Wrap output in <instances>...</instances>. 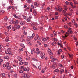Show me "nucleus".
Listing matches in <instances>:
<instances>
[{
  "mask_svg": "<svg viewBox=\"0 0 78 78\" xmlns=\"http://www.w3.org/2000/svg\"><path fill=\"white\" fill-rule=\"evenodd\" d=\"M6 46H7V47H9V43H7L6 44Z\"/></svg>",
  "mask_w": 78,
  "mask_h": 78,
  "instance_id": "obj_58",
  "label": "nucleus"
},
{
  "mask_svg": "<svg viewBox=\"0 0 78 78\" xmlns=\"http://www.w3.org/2000/svg\"><path fill=\"white\" fill-rule=\"evenodd\" d=\"M64 28H68V26L67 25L64 26Z\"/></svg>",
  "mask_w": 78,
  "mask_h": 78,
  "instance_id": "obj_35",
  "label": "nucleus"
},
{
  "mask_svg": "<svg viewBox=\"0 0 78 78\" xmlns=\"http://www.w3.org/2000/svg\"><path fill=\"white\" fill-rule=\"evenodd\" d=\"M18 59L19 60L20 62H21L22 61V59L20 57H19L18 58Z\"/></svg>",
  "mask_w": 78,
  "mask_h": 78,
  "instance_id": "obj_14",
  "label": "nucleus"
},
{
  "mask_svg": "<svg viewBox=\"0 0 78 78\" xmlns=\"http://www.w3.org/2000/svg\"><path fill=\"white\" fill-rule=\"evenodd\" d=\"M54 72H55V73L56 72H57L58 73L59 72V71L58 69H56V70H54Z\"/></svg>",
  "mask_w": 78,
  "mask_h": 78,
  "instance_id": "obj_22",
  "label": "nucleus"
},
{
  "mask_svg": "<svg viewBox=\"0 0 78 78\" xmlns=\"http://www.w3.org/2000/svg\"><path fill=\"white\" fill-rule=\"evenodd\" d=\"M13 16L16 18H17L18 16H16L15 14H14L13 15Z\"/></svg>",
  "mask_w": 78,
  "mask_h": 78,
  "instance_id": "obj_43",
  "label": "nucleus"
},
{
  "mask_svg": "<svg viewBox=\"0 0 78 78\" xmlns=\"http://www.w3.org/2000/svg\"><path fill=\"white\" fill-rule=\"evenodd\" d=\"M23 48H22L21 49H20L19 50V51H23Z\"/></svg>",
  "mask_w": 78,
  "mask_h": 78,
  "instance_id": "obj_33",
  "label": "nucleus"
},
{
  "mask_svg": "<svg viewBox=\"0 0 78 78\" xmlns=\"http://www.w3.org/2000/svg\"><path fill=\"white\" fill-rule=\"evenodd\" d=\"M33 12L34 13V15H36V12L35 11H33Z\"/></svg>",
  "mask_w": 78,
  "mask_h": 78,
  "instance_id": "obj_34",
  "label": "nucleus"
},
{
  "mask_svg": "<svg viewBox=\"0 0 78 78\" xmlns=\"http://www.w3.org/2000/svg\"><path fill=\"white\" fill-rule=\"evenodd\" d=\"M65 33L68 35H69L70 33H72V31L71 30H69L67 31V32H66Z\"/></svg>",
  "mask_w": 78,
  "mask_h": 78,
  "instance_id": "obj_5",
  "label": "nucleus"
},
{
  "mask_svg": "<svg viewBox=\"0 0 78 78\" xmlns=\"http://www.w3.org/2000/svg\"><path fill=\"white\" fill-rule=\"evenodd\" d=\"M67 36H68V35H67L65 34V36H63L62 37L64 39H66V37H67Z\"/></svg>",
  "mask_w": 78,
  "mask_h": 78,
  "instance_id": "obj_11",
  "label": "nucleus"
},
{
  "mask_svg": "<svg viewBox=\"0 0 78 78\" xmlns=\"http://www.w3.org/2000/svg\"><path fill=\"white\" fill-rule=\"evenodd\" d=\"M63 7H64V9H65V11L63 10V15L67 17V15L66 14V11H67V10L68 9V8L67 7V6H65V5H63Z\"/></svg>",
  "mask_w": 78,
  "mask_h": 78,
  "instance_id": "obj_2",
  "label": "nucleus"
},
{
  "mask_svg": "<svg viewBox=\"0 0 78 78\" xmlns=\"http://www.w3.org/2000/svg\"><path fill=\"white\" fill-rule=\"evenodd\" d=\"M58 66H60V67L64 68V66L61 63L58 64Z\"/></svg>",
  "mask_w": 78,
  "mask_h": 78,
  "instance_id": "obj_8",
  "label": "nucleus"
},
{
  "mask_svg": "<svg viewBox=\"0 0 78 78\" xmlns=\"http://www.w3.org/2000/svg\"><path fill=\"white\" fill-rule=\"evenodd\" d=\"M62 9L61 7H60L59 6L58 7V10L59 11H60V12H61L62 11Z\"/></svg>",
  "mask_w": 78,
  "mask_h": 78,
  "instance_id": "obj_9",
  "label": "nucleus"
},
{
  "mask_svg": "<svg viewBox=\"0 0 78 78\" xmlns=\"http://www.w3.org/2000/svg\"><path fill=\"white\" fill-rule=\"evenodd\" d=\"M12 22L13 23L15 24V22L13 20H12Z\"/></svg>",
  "mask_w": 78,
  "mask_h": 78,
  "instance_id": "obj_46",
  "label": "nucleus"
},
{
  "mask_svg": "<svg viewBox=\"0 0 78 78\" xmlns=\"http://www.w3.org/2000/svg\"><path fill=\"white\" fill-rule=\"evenodd\" d=\"M11 50V48H9L8 49V50L7 51H10Z\"/></svg>",
  "mask_w": 78,
  "mask_h": 78,
  "instance_id": "obj_47",
  "label": "nucleus"
},
{
  "mask_svg": "<svg viewBox=\"0 0 78 78\" xmlns=\"http://www.w3.org/2000/svg\"><path fill=\"white\" fill-rule=\"evenodd\" d=\"M69 5H71V7H72V8H74V7L73 5V3L72 2L70 3V4H69Z\"/></svg>",
  "mask_w": 78,
  "mask_h": 78,
  "instance_id": "obj_19",
  "label": "nucleus"
},
{
  "mask_svg": "<svg viewBox=\"0 0 78 78\" xmlns=\"http://www.w3.org/2000/svg\"><path fill=\"white\" fill-rule=\"evenodd\" d=\"M32 60L35 61H37L38 60L34 58H32Z\"/></svg>",
  "mask_w": 78,
  "mask_h": 78,
  "instance_id": "obj_18",
  "label": "nucleus"
},
{
  "mask_svg": "<svg viewBox=\"0 0 78 78\" xmlns=\"http://www.w3.org/2000/svg\"><path fill=\"white\" fill-rule=\"evenodd\" d=\"M34 5L35 6H38L39 5L38 4L37 2H35Z\"/></svg>",
  "mask_w": 78,
  "mask_h": 78,
  "instance_id": "obj_12",
  "label": "nucleus"
},
{
  "mask_svg": "<svg viewBox=\"0 0 78 78\" xmlns=\"http://www.w3.org/2000/svg\"><path fill=\"white\" fill-rule=\"evenodd\" d=\"M68 25H69V26H71L72 23L71 22H69L68 23Z\"/></svg>",
  "mask_w": 78,
  "mask_h": 78,
  "instance_id": "obj_32",
  "label": "nucleus"
},
{
  "mask_svg": "<svg viewBox=\"0 0 78 78\" xmlns=\"http://www.w3.org/2000/svg\"><path fill=\"white\" fill-rule=\"evenodd\" d=\"M20 25L17 26L16 24H15L14 26V27H12V29L13 30V31H16V30H17V29H19L20 28Z\"/></svg>",
  "mask_w": 78,
  "mask_h": 78,
  "instance_id": "obj_1",
  "label": "nucleus"
},
{
  "mask_svg": "<svg viewBox=\"0 0 78 78\" xmlns=\"http://www.w3.org/2000/svg\"><path fill=\"white\" fill-rule=\"evenodd\" d=\"M64 72V70L63 69H61L60 70V74H62V73Z\"/></svg>",
  "mask_w": 78,
  "mask_h": 78,
  "instance_id": "obj_17",
  "label": "nucleus"
},
{
  "mask_svg": "<svg viewBox=\"0 0 78 78\" xmlns=\"http://www.w3.org/2000/svg\"><path fill=\"white\" fill-rule=\"evenodd\" d=\"M12 27L11 25H9L8 26H7V29L8 30V31L7 32H8V33H9V30H10V29H11V28Z\"/></svg>",
  "mask_w": 78,
  "mask_h": 78,
  "instance_id": "obj_6",
  "label": "nucleus"
},
{
  "mask_svg": "<svg viewBox=\"0 0 78 78\" xmlns=\"http://www.w3.org/2000/svg\"><path fill=\"white\" fill-rule=\"evenodd\" d=\"M24 64L25 65H28V63L27 62H24Z\"/></svg>",
  "mask_w": 78,
  "mask_h": 78,
  "instance_id": "obj_21",
  "label": "nucleus"
},
{
  "mask_svg": "<svg viewBox=\"0 0 78 78\" xmlns=\"http://www.w3.org/2000/svg\"><path fill=\"white\" fill-rule=\"evenodd\" d=\"M5 21H6L7 20L8 18H7V16H5Z\"/></svg>",
  "mask_w": 78,
  "mask_h": 78,
  "instance_id": "obj_25",
  "label": "nucleus"
},
{
  "mask_svg": "<svg viewBox=\"0 0 78 78\" xmlns=\"http://www.w3.org/2000/svg\"><path fill=\"white\" fill-rule=\"evenodd\" d=\"M35 36V34L34 33H33L32 34V36L30 37V36H28L27 37V38L28 39H32L33 37H34V36Z\"/></svg>",
  "mask_w": 78,
  "mask_h": 78,
  "instance_id": "obj_3",
  "label": "nucleus"
},
{
  "mask_svg": "<svg viewBox=\"0 0 78 78\" xmlns=\"http://www.w3.org/2000/svg\"><path fill=\"white\" fill-rule=\"evenodd\" d=\"M52 68L53 69H55V67L54 65H52Z\"/></svg>",
  "mask_w": 78,
  "mask_h": 78,
  "instance_id": "obj_50",
  "label": "nucleus"
},
{
  "mask_svg": "<svg viewBox=\"0 0 78 78\" xmlns=\"http://www.w3.org/2000/svg\"><path fill=\"white\" fill-rule=\"evenodd\" d=\"M23 62H22L20 61V65H23Z\"/></svg>",
  "mask_w": 78,
  "mask_h": 78,
  "instance_id": "obj_49",
  "label": "nucleus"
},
{
  "mask_svg": "<svg viewBox=\"0 0 78 78\" xmlns=\"http://www.w3.org/2000/svg\"><path fill=\"white\" fill-rule=\"evenodd\" d=\"M68 55H69V58H72V57H73V55H70L69 54H68Z\"/></svg>",
  "mask_w": 78,
  "mask_h": 78,
  "instance_id": "obj_13",
  "label": "nucleus"
},
{
  "mask_svg": "<svg viewBox=\"0 0 78 78\" xmlns=\"http://www.w3.org/2000/svg\"><path fill=\"white\" fill-rule=\"evenodd\" d=\"M3 67L4 68H5L6 67V65L5 64H4L3 65Z\"/></svg>",
  "mask_w": 78,
  "mask_h": 78,
  "instance_id": "obj_53",
  "label": "nucleus"
},
{
  "mask_svg": "<svg viewBox=\"0 0 78 78\" xmlns=\"http://www.w3.org/2000/svg\"><path fill=\"white\" fill-rule=\"evenodd\" d=\"M5 52L6 54H9L10 55H12L13 54L12 52L11 51H9V52L8 51H5Z\"/></svg>",
  "mask_w": 78,
  "mask_h": 78,
  "instance_id": "obj_4",
  "label": "nucleus"
},
{
  "mask_svg": "<svg viewBox=\"0 0 78 78\" xmlns=\"http://www.w3.org/2000/svg\"><path fill=\"white\" fill-rule=\"evenodd\" d=\"M30 20L29 18H28L27 19V21L28 22H30Z\"/></svg>",
  "mask_w": 78,
  "mask_h": 78,
  "instance_id": "obj_31",
  "label": "nucleus"
},
{
  "mask_svg": "<svg viewBox=\"0 0 78 78\" xmlns=\"http://www.w3.org/2000/svg\"><path fill=\"white\" fill-rule=\"evenodd\" d=\"M31 2V0H28V3H30Z\"/></svg>",
  "mask_w": 78,
  "mask_h": 78,
  "instance_id": "obj_59",
  "label": "nucleus"
},
{
  "mask_svg": "<svg viewBox=\"0 0 78 78\" xmlns=\"http://www.w3.org/2000/svg\"><path fill=\"white\" fill-rule=\"evenodd\" d=\"M47 9L48 10V11H50L51 10H50V8L48 7L47 8Z\"/></svg>",
  "mask_w": 78,
  "mask_h": 78,
  "instance_id": "obj_44",
  "label": "nucleus"
},
{
  "mask_svg": "<svg viewBox=\"0 0 78 78\" xmlns=\"http://www.w3.org/2000/svg\"><path fill=\"white\" fill-rule=\"evenodd\" d=\"M3 60L1 59H0V63H2V62H3Z\"/></svg>",
  "mask_w": 78,
  "mask_h": 78,
  "instance_id": "obj_54",
  "label": "nucleus"
},
{
  "mask_svg": "<svg viewBox=\"0 0 78 78\" xmlns=\"http://www.w3.org/2000/svg\"><path fill=\"white\" fill-rule=\"evenodd\" d=\"M69 10H70V11H71V12L73 13V10L71 8H69Z\"/></svg>",
  "mask_w": 78,
  "mask_h": 78,
  "instance_id": "obj_45",
  "label": "nucleus"
},
{
  "mask_svg": "<svg viewBox=\"0 0 78 78\" xmlns=\"http://www.w3.org/2000/svg\"><path fill=\"white\" fill-rule=\"evenodd\" d=\"M57 54L58 55H60L61 53L58 51H57Z\"/></svg>",
  "mask_w": 78,
  "mask_h": 78,
  "instance_id": "obj_60",
  "label": "nucleus"
},
{
  "mask_svg": "<svg viewBox=\"0 0 78 78\" xmlns=\"http://www.w3.org/2000/svg\"><path fill=\"white\" fill-rule=\"evenodd\" d=\"M23 17L24 18V19H26L27 18L26 16L24 15H23Z\"/></svg>",
  "mask_w": 78,
  "mask_h": 78,
  "instance_id": "obj_39",
  "label": "nucleus"
},
{
  "mask_svg": "<svg viewBox=\"0 0 78 78\" xmlns=\"http://www.w3.org/2000/svg\"><path fill=\"white\" fill-rule=\"evenodd\" d=\"M65 4L66 5H68L69 4V2L67 1H66V2H65Z\"/></svg>",
  "mask_w": 78,
  "mask_h": 78,
  "instance_id": "obj_38",
  "label": "nucleus"
},
{
  "mask_svg": "<svg viewBox=\"0 0 78 78\" xmlns=\"http://www.w3.org/2000/svg\"><path fill=\"white\" fill-rule=\"evenodd\" d=\"M23 76L25 78H30V77H27V76L26 75V74H23Z\"/></svg>",
  "mask_w": 78,
  "mask_h": 78,
  "instance_id": "obj_7",
  "label": "nucleus"
},
{
  "mask_svg": "<svg viewBox=\"0 0 78 78\" xmlns=\"http://www.w3.org/2000/svg\"><path fill=\"white\" fill-rule=\"evenodd\" d=\"M72 22H73V23H74L75 22H75L74 20L73 19H72Z\"/></svg>",
  "mask_w": 78,
  "mask_h": 78,
  "instance_id": "obj_37",
  "label": "nucleus"
},
{
  "mask_svg": "<svg viewBox=\"0 0 78 78\" xmlns=\"http://www.w3.org/2000/svg\"><path fill=\"white\" fill-rule=\"evenodd\" d=\"M24 34H25V35H27V32L25 31L24 32Z\"/></svg>",
  "mask_w": 78,
  "mask_h": 78,
  "instance_id": "obj_40",
  "label": "nucleus"
},
{
  "mask_svg": "<svg viewBox=\"0 0 78 78\" xmlns=\"http://www.w3.org/2000/svg\"><path fill=\"white\" fill-rule=\"evenodd\" d=\"M20 23L21 25H24V24L25 23L24 22H21Z\"/></svg>",
  "mask_w": 78,
  "mask_h": 78,
  "instance_id": "obj_23",
  "label": "nucleus"
},
{
  "mask_svg": "<svg viewBox=\"0 0 78 78\" xmlns=\"http://www.w3.org/2000/svg\"><path fill=\"white\" fill-rule=\"evenodd\" d=\"M49 39V37H47L46 38H45L44 39Z\"/></svg>",
  "mask_w": 78,
  "mask_h": 78,
  "instance_id": "obj_57",
  "label": "nucleus"
},
{
  "mask_svg": "<svg viewBox=\"0 0 78 78\" xmlns=\"http://www.w3.org/2000/svg\"><path fill=\"white\" fill-rule=\"evenodd\" d=\"M15 50H17V49H18V47H17V46H16V47H15Z\"/></svg>",
  "mask_w": 78,
  "mask_h": 78,
  "instance_id": "obj_51",
  "label": "nucleus"
},
{
  "mask_svg": "<svg viewBox=\"0 0 78 78\" xmlns=\"http://www.w3.org/2000/svg\"><path fill=\"white\" fill-rule=\"evenodd\" d=\"M31 7H32V9H34V6L33 5H32Z\"/></svg>",
  "mask_w": 78,
  "mask_h": 78,
  "instance_id": "obj_63",
  "label": "nucleus"
},
{
  "mask_svg": "<svg viewBox=\"0 0 78 78\" xmlns=\"http://www.w3.org/2000/svg\"><path fill=\"white\" fill-rule=\"evenodd\" d=\"M76 44H76V46H77H77L78 45V42H77L76 43Z\"/></svg>",
  "mask_w": 78,
  "mask_h": 78,
  "instance_id": "obj_61",
  "label": "nucleus"
},
{
  "mask_svg": "<svg viewBox=\"0 0 78 78\" xmlns=\"http://www.w3.org/2000/svg\"><path fill=\"white\" fill-rule=\"evenodd\" d=\"M74 25H75V26H76V28H77L78 27V25L77 24L76 22L74 23Z\"/></svg>",
  "mask_w": 78,
  "mask_h": 78,
  "instance_id": "obj_10",
  "label": "nucleus"
},
{
  "mask_svg": "<svg viewBox=\"0 0 78 78\" xmlns=\"http://www.w3.org/2000/svg\"><path fill=\"white\" fill-rule=\"evenodd\" d=\"M12 8V6H9L7 8V10L9 11V9Z\"/></svg>",
  "mask_w": 78,
  "mask_h": 78,
  "instance_id": "obj_15",
  "label": "nucleus"
},
{
  "mask_svg": "<svg viewBox=\"0 0 78 78\" xmlns=\"http://www.w3.org/2000/svg\"><path fill=\"white\" fill-rule=\"evenodd\" d=\"M41 57L42 59H43V58H45V56H43V55H41Z\"/></svg>",
  "mask_w": 78,
  "mask_h": 78,
  "instance_id": "obj_24",
  "label": "nucleus"
},
{
  "mask_svg": "<svg viewBox=\"0 0 78 78\" xmlns=\"http://www.w3.org/2000/svg\"><path fill=\"white\" fill-rule=\"evenodd\" d=\"M58 51L60 53H62V51L61 49H59V50H58Z\"/></svg>",
  "mask_w": 78,
  "mask_h": 78,
  "instance_id": "obj_41",
  "label": "nucleus"
},
{
  "mask_svg": "<svg viewBox=\"0 0 78 78\" xmlns=\"http://www.w3.org/2000/svg\"><path fill=\"white\" fill-rule=\"evenodd\" d=\"M39 69V70H41V65H40V66H39L38 67Z\"/></svg>",
  "mask_w": 78,
  "mask_h": 78,
  "instance_id": "obj_29",
  "label": "nucleus"
},
{
  "mask_svg": "<svg viewBox=\"0 0 78 78\" xmlns=\"http://www.w3.org/2000/svg\"><path fill=\"white\" fill-rule=\"evenodd\" d=\"M5 11H1V10H0V13H1V12H2L3 13H4Z\"/></svg>",
  "mask_w": 78,
  "mask_h": 78,
  "instance_id": "obj_52",
  "label": "nucleus"
},
{
  "mask_svg": "<svg viewBox=\"0 0 78 78\" xmlns=\"http://www.w3.org/2000/svg\"><path fill=\"white\" fill-rule=\"evenodd\" d=\"M20 46H21V47H23V48H24L25 47L24 45V44H20Z\"/></svg>",
  "mask_w": 78,
  "mask_h": 78,
  "instance_id": "obj_20",
  "label": "nucleus"
},
{
  "mask_svg": "<svg viewBox=\"0 0 78 78\" xmlns=\"http://www.w3.org/2000/svg\"><path fill=\"white\" fill-rule=\"evenodd\" d=\"M49 30H51V29L52 28V27H51V26H50L49 27Z\"/></svg>",
  "mask_w": 78,
  "mask_h": 78,
  "instance_id": "obj_56",
  "label": "nucleus"
},
{
  "mask_svg": "<svg viewBox=\"0 0 78 78\" xmlns=\"http://www.w3.org/2000/svg\"><path fill=\"white\" fill-rule=\"evenodd\" d=\"M33 29H34V30H37V28L35 27H34L33 28Z\"/></svg>",
  "mask_w": 78,
  "mask_h": 78,
  "instance_id": "obj_48",
  "label": "nucleus"
},
{
  "mask_svg": "<svg viewBox=\"0 0 78 78\" xmlns=\"http://www.w3.org/2000/svg\"><path fill=\"white\" fill-rule=\"evenodd\" d=\"M57 41V40H54V44H56V43L55 42V41Z\"/></svg>",
  "mask_w": 78,
  "mask_h": 78,
  "instance_id": "obj_27",
  "label": "nucleus"
},
{
  "mask_svg": "<svg viewBox=\"0 0 78 78\" xmlns=\"http://www.w3.org/2000/svg\"><path fill=\"white\" fill-rule=\"evenodd\" d=\"M55 58H53L52 59V60L51 61V62H55Z\"/></svg>",
  "mask_w": 78,
  "mask_h": 78,
  "instance_id": "obj_42",
  "label": "nucleus"
},
{
  "mask_svg": "<svg viewBox=\"0 0 78 78\" xmlns=\"http://www.w3.org/2000/svg\"><path fill=\"white\" fill-rule=\"evenodd\" d=\"M24 68V67H23V66H22L21 67V69L23 70V69Z\"/></svg>",
  "mask_w": 78,
  "mask_h": 78,
  "instance_id": "obj_62",
  "label": "nucleus"
},
{
  "mask_svg": "<svg viewBox=\"0 0 78 78\" xmlns=\"http://www.w3.org/2000/svg\"><path fill=\"white\" fill-rule=\"evenodd\" d=\"M1 75H2V76H3V77H5V74L4 73H2L1 74Z\"/></svg>",
  "mask_w": 78,
  "mask_h": 78,
  "instance_id": "obj_28",
  "label": "nucleus"
},
{
  "mask_svg": "<svg viewBox=\"0 0 78 78\" xmlns=\"http://www.w3.org/2000/svg\"><path fill=\"white\" fill-rule=\"evenodd\" d=\"M11 69V66H7V69L8 70H10V69Z\"/></svg>",
  "mask_w": 78,
  "mask_h": 78,
  "instance_id": "obj_16",
  "label": "nucleus"
},
{
  "mask_svg": "<svg viewBox=\"0 0 78 78\" xmlns=\"http://www.w3.org/2000/svg\"><path fill=\"white\" fill-rule=\"evenodd\" d=\"M4 58L5 59H8L9 58V57L8 56H5L4 57Z\"/></svg>",
  "mask_w": 78,
  "mask_h": 78,
  "instance_id": "obj_30",
  "label": "nucleus"
},
{
  "mask_svg": "<svg viewBox=\"0 0 78 78\" xmlns=\"http://www.w3.org/2000/svg\"><path fill=\"white\" fill-rule=\"evenodd\" d=\"M30 10L31 12H32V10L31 8H30Z\"/></svg>",
  "mask_w": 78,
  "mask_h": 78,
  "instance_id": "obj_64",
  "label": "nucleus"
},
{
  "mask_svg": "<svg viewBox=\"0 0 78 78\" xmlns=\"http://www.w3.org/2000/svg\"><path fill=\"white\" fill-rule=\"evenodd\" d=\"M18 23V21L17 20H16V22H15V25H17V24Z\"/></svg>",
  "mask_w": 78,
  "mask_h": 78,
  "instance_id": "obj_26",
  "label": "nucleus"
},
{
  "mask_svg": "<svg viewBox=\"0 0 78 78\" xmlns=\"http://www.w3.org/2000/svg\"><path fill=\"white\" fill-rule=\"evenodd\" d=\"M43 28L42 27H41L40 29H39V28H38V30H43Z\"/></svg>",
  "mask_w": 78,
  "mask_h": 78,
  "instance_id": "obj_36",
  "label": "nucleus"
},
{
  "mask_svg": "<svg viewBox=\"0 0 78 78\" xmlns=\"http://www.w3.org/2000/svg\"><path fill=\"white\" fill-rule=\"evenodd\" d=\"M29 70V69L28 68H26V71H28Z\"/></svg>",
  "mask_w": 78,
  "mask_h": 78,
  "instance_id": "obj_55",
  "label": "nucleus"
}]
</instances>
